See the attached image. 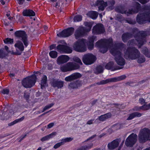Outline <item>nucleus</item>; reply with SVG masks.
I'll list each match as a JSON object with an SVG mask.
<instances>
[{
    "label": "nucleus",
    "instance_id": "obj_61",
    "mask_svg": "<svg viewBox=\"0 0 150 150\" xmlns=\"http://www.w3.org/2000/svg\"><path fill=\"white\" fill-rule=\"evenodd\" d=\"M96 136V134H94L92 136H91L90 137H89L88 138L86 139V140H85L84 142L83 143H85L86 142H87V141L93 139Z\"/></svg>",
    "mask_w": 150,
    "mask_h": 150
},
{
    "label": "nucleus",
    "instance_id": "obj_41",
    "mask_svg": "<svg viewBox=\"0 0 150 150\" xmlns=\"http://www.w3.org/2000/svg\"><path fill=\"white\" fill-rule=\"evenodd\" d=\"M142 52L147 57L150 58V52L147 48L145 47L143 49Z\"/></svg>",
    "mask_w": 150,
    "mask_h": 150
},
{
    "label": "nucleus",
    "instance_id": "obj_6",
    "mask_svg": "<svg viewBox=\"0 0 150 150\" xmlns=\"http://www.w3.org/2000/svg\"><path fill=\"white\" fill-rule=\"evenodd\" d=\"M147 36L146 32L144 31H139L134 35V38L138 44L139 48H140L144 43L145 40L144 38Z\"/></svg>",
    "mask_w": 150,
    "mask_h": 150
},
{
    "label": "nucleus",
    "instance_id": "obj_52",
    "mask_svg": "<svg viewBox=\"0 0 150 150\" xmlns=\"http://www.w3.org/2000/svg\"><path fill=\"white\" fill-rule=\"evenodd\" d=\"M96 38V37L93 36L90 37L88 38V43L93 44L94 41Z\"/></svg>",
    "mask_w": 150,
    "mask_h": 150
},
{
    "label": "nucleus",
    "instance_id": "obj_53",
    "mask_svg": "<svg viewBox=\"0 0 150 150\" xmlns=\"http://www.w3.org/2000/svg\"><path fill=\"white\" fill-rule=\"evenodd\" d=\"M9 93V90L8 89H3L1 91V93L3 94L8 95Z\"/></svg>",
    "mask_w": 150,
    "mask_h": 150
},
{
    "label": "nucleus",
    "instance_id": "obj_22",
    "mask_svg": "<svg viewBox=\"0 0 150 150\" xmlns=\"http://www.w3.org/2000/svg\"><path fill=\"white\" fill-rule=\"evenodd\" d=\"M115 60L117 64L120 66H123L125 64V60L122 57V55L115 57Z\"/></svg>",
    "mask_w": 150,
    "mask_h": 150
},
{
    "label": "nucleus",
    "instance_id": "obj_35",
    "mask_svg": "<svg viewBox=\"0 0 150 150\" xmlns=\"http://www.w3.org/2000/svg\"><path fill=\"white\" fill-rule=\"evenodd\" d=\"M47 77L45 75H44L41 79V88L43 89L45 87V85L47 83Z\"/></svg>",
    "mask_w": 150,
    "mask_h": 150
},
{
    "label": "nucleus",
    "instance_id": "obj_46",
    "mask_svg": "<svg viewBox=\"0 0 150 150\" xmlns=\"http://www.w3.org/2000/svg\"><path fill=\"white\" fill-rule=\"evenodd\" d=\"M73 138L70 137H67L64 139H61V141L63 142V144L67 142H70L72 140Z\"/></svg>",
    "mask_w": 150,
    "mask_h": 150
},
{
    "label": "nucleus",
    "instance_id": "obj_1",
    "mask_svg": "<svg viewBox=\"0 0 150 150\" xmlns=\"http://www.w3.org/2000/svg\"><path fill=\"white\" fill-rule=\"evenodd\" d=\"M125 54L129 58L132 60L138 59L137 62L139 63H142L145 61V59L144 56L140 57V52L135 47H128Z\"/></svg>",
    "mask_w": 150,
    "mask_h": 150
},
{
    "label": "nucleus",
    "instance_id": "obj_51",
    "mask_svg": "<svg viewBox=\"0 0 150 150\" xmlns=\"http://www.w3.org/2000/svg\"><path fill=\"white\" fill-rule=\"evenodd\" d=\"M126 22L131 25H135L136 23V21L135 20H133L132 19L129 18L126 20Z\"/></svg>",
    "mask_w": 150,
    "mask_h": 150
},
{
    "label": "nucleus",
    "instance_id": "obj_17",
    "mask_svg": "<svg viewBox=\"0 0 150 150\" xmlns=\"http://www.w3.org/2000/svg\"><path fill=\"white\" fill-rule=\"evenodd\" d=\"M120 139L116 138L108 144V147L110 149H113L118 147L120 142Z\"/></svg>",
    "mask_w": 150,
    "mask_h": 150
},
{
    "label": "nucleus",
    "instance_id": "obj_39",
    "mask_svg": "<svg viewBox=\"0 0 150 150\" xmlns=\"http://www.w3.org/2000/svg\"><path fill=\"white\" fill-rule=\"evenodd\" d=\"M108 6L109 8L111 9L112 10L114 8V5L115 4V1L114 0H110L108 1Z\"/></svg>",
    "mask_w": 150,
    "mask_h": 150
},
{
    "label": "nucleus",
    "instance_id": "obj_24",
    "mask_svg": "<svg viewBox=\"0 0 150 150\" xmlns=\"http://www.w3.org/2000/svg\"><path fill=\"white\" fill-rule=\"evenodd\" d=\"M132 37V34L130 33L126 32L124 33L122 36V40L124 42H126L129 39Z\"/></svg>",
    "mask_w": 150,
    "mask_h": 150
},
{
    "label": "nucleus",
    "instance_id": "obj_12",
    "mask_svg": "<svg viewBox=\"0 0 150 150\" xmlns=\"http://www.w3.org/2000/svg\"><path fill=\"white\" fill-rule=\"evenodd\" d=\"M74 28L73 27H69L57 33V36L60 38H66L71 35L74 33Z\"/></svg>",
    "mask_w": 150,
    "mask_h": 150
},
{
    "label": "nucleus",
    "instance_id": "obj_30",
    "mask_svg": "<svg viewBox=\"0 0 150 150\" xmlns=\"http://www.w3.org/2000/svg\"><path fill=\"white\" fill-rule=\"evenodd\" d=\"M133 8L134 10V13H137L141 10V5L138 2H136L134 5Z\"/></svg>",
    "mask_w": 150,
    "mask_h": 150
},
{
    "label": "nucleus",
    "instance_id": "obj_11",
    "mask_svg": "<svg viewBox=\"0 0 150 150\" xmlns=\"http://www.w3.org/2000/svg\"><path fill=\"white\" fill-rule=\"evenodd\" d=\"M137 135L132 133L127 138L125 142V144L127 146L132 147L137 141Z\"/></svg>",
    "mask_w": 150,
    "mask_h": 150
},
{
    "label": "nucleus",
    "instance_id": "obj_55",
    "mask_svg": "<svg viewBox=\"0 0 150 150\" xmlns=\"http://www.w3.org/2000/svg\"><path fill=\"white\" fill-rule=\"evenodd\" d=\"M63 145V142L61 141V142L58 143L56 144L54 146V148L57 149L59 147Z\"/></svg>",
    "mask_w": 150,
    "mask_h": 150
},
{
    "label": "nucleus",
    "instance_id": "obj_49",
    "mask_svg": "<svg viewBox=\"0 0 150 150\" xmlns=\"http://www.w3.org/2000/svg\"><path fill=\"white\" fill-rule=\"evenodd\" d=\"M54 105L53 103H50L48 105L45 106L43 109V110L42 112H43L47 110H48L52 107Z\"/></svg>",
    "mask_w": 150,
    "mask_h": 150
},
{
    "label": "nucleus",
    "instance_id": "obj_26",
    "mask_svg": "<svg viewBox=\"0 0 150 150\" xmlns=\"http://www.w3.org/2000/svg\"><path fill=\"white\" fill-rule=\"evenodd\" d=\"M22 13L24 16H34L35 15V12L30 9L24 10Z\"/></svg>",
    "mask_w": 150,
    "mask_h": 150
},
{
    "label": "nucleus",
    "instance_id": "obj_20",
    "mask_svg": "<svg viewBox=\"0 0 150 150\" xmlns=\"http://www.w3.org/2000/svg\"><path fill=\"white\" fill-rule=\"evenodd\" d=\"M69 59V57L66 55H62L59 56L57 59V63L59 64L66 63Z\"/></svg>",
    "mask_w": 150,
    "mask_h": 150
},
{
    "label": "nucleus",
    "instance_id": "obj_29",
    "mask_svg": "<svg viewBox=\"0 0 150 150\" xmlns=\"http://www.w3.org/2000/svg\"><path fill=\"white\" fill-rule=\"evenodd\" d=\"M57 133V132H53L50 134L42 137L41 139V141L43 142L48 140L54 137L56 135Z\"/></svg>",
    "mask_w": 150,
    "mask_h": 150
},
{
    "label": "nucleus",
    "instance_id": "obj_44",
    "mask_svg": "<svg viewBox=\"0 0 150 150\" xmlns=\"http://www.w3.org/2000/svg\"><path fill=\"white\" fill-rule=\"evenodd\" d=\"M60 69L63 72L69 71L67 63L61 66Z\"/></svg>",
    "mask_w": 150,
    "mask_h": 150
},
{
    "label": "nucleus",
    "instance_id": "obj_23",
    "mask_svg": "<svg viewBox=\"0 0 150 150\" xmlns=\"http://www.w3.org/2000/svg\"><path fill=\"white\" fill-rule=\"evenodd\" d=\"M81 86L80 82L78 80L70 83L68 86V87L72 89L77 88Z\"/></svg>",
    "mask_w": 150,
    "mask_h": 150
},
{
    "label": "nucleus",
    "instance_id": "obj_64",
    "mask_svg": "<svg viewBox=\"0 0 150 150\" xmlns=\"http://www.w3.org/2000/svg\"><path fill=\"white\" fill-rule=\"evenodd\" d=\"M26 136V134L21 135L19 138V142H21Z\"/></svg>",
    "mask_w": 150,
    "mask_h": 150
},
{
    "label": "nucleus",
    "instance_id": "obj_28",
    "mask_svg": "<svg viewBox=\"0 0 150 150\" xmlns=\"http://www.w3.org/2000/svg\"><path fill=\"white\" fill-rule=\"evenodd\" d=\"M112 116V114L110 112H108L103 115H101L99 116L98 118V120L101 121H103L106 119H108Z\"/></svg>",
    "mask_w": 150,
    "mask_h": 150
},
{
    "label": "nucleus",
    "instance_id": "obj_38",
    "mask_svg": "<svg viewBox=\"0 0 150 150\" xmlns=\"http://www.w3.org/2000/svg\"><path fill=\"white\" fill-rule=\"evenodd\" d=\"M89 14L90 17L93 20L96 19L98 15V13L94 11H91L90 13Z\"/></svg>",
    "mask_w": 150,
    "mask_h": 150
},
{
    "label": "nucleus",
    "instance_id": "obj_14",
    "mask_svg": "<svg viewBox=\"0 0 150 150\" xmlns=\"http://www.w3.org/2000/svg\"><path fill=\"white\" fill-rule=\"evenodd\" d=\"M88 33L85 29V27L81 26L76 30L74 35L75 38L78 39L86 35Z\"/></svg>",
    "mask_w": 150,
    "mask_h": 150
},
{
    "label": "nucleus",
    "instance_id": "obj_62",
    "mask_svg": "<svg viewBox=\"0 0 150 150\" xmlns=\"http://www.w3.org/2000/svg\"><path fill=\"white\" fill-rule=\"evenodd\" d=\"M122 68H121L120 67L118 66H114L113 69H112V71H114L116 70L120 69Z\"/></svg>",
    "mask_w": 150,
    "mask_h": 150
},
{
    "label": "nucleus",
    "instance_id": "obj_54",
    "mask_svg": "<svg viewBox=\"0 0 150 150\" xmlns=\"http://www.w3.org/2000/svg\"><path fill=\"white\" fill-rule=\"evenodd\" d=\"M139 30L137 28H134L132 29V35H134L138 32L139 31Z\"/></svg>",
    "mask_w": 150,
    "mask_h": 150
},
{
    "label": "nucleus",
    "instance_id": "obj_2",
    "mask_svg": "<svg viewBox=\"0 0 150 150\" xmlns=\"http://www.w3.org/2000/svg\"><path fill=\"white\" fill-rule=\"evenodd\" d=\"M136 20L137 22L140 25L150 22V9L146 11L143 13H139L137 16Z\"/></svg>",
    "mask_w": 150,
    "mask_h": 150
},
{
    "label": "nucleus",
    "instance_id": "obj_45",
    "mask_svg": "<svg viewBox=\"0 0 150 150\" xmlns=\"http://www.w3.org/2000/svg\"><path fill=\"white\" fill-rule=\"evenodd\" d=\"M74 80L81 78L82 75L79 72H76L72 74Z\"/></svg>",
    "mask_w": 150,
    "mask_h": 150
},
{
    "label": "nucleus",
    "instance_id": "obj_37",
    "mask_svg": "<svg viewBox=\"0 0 150 150\" xmlns=\"http://www.w3.org/2000/svg\"><path fill=\"white\" fill-rule=\"evenodd\" d=\"M114 63L112 62H109L107 63L105 66V68L108 70H111L112 71L114 66Z\"/></svg>",
    "mask_w": 150,
    "mask_h": 150
},
{
    "label": "nucleus",
    "instance_id": "obj_19",
    "mask_svg": "<svg viewBox=\"0 0 150 150\" xmlns=\"http://www.w3.org/2000/svg\"><path fill=\"white\" fill-rule=\"evenodd\" d=\"M64 84V81L58 79H54L51 82V85L52 87L54 88H57L58 89L62 88Z\"/></svg>",
    "mask_w": 150,
    "mask_h": 150
},
{
    "label": "nucleus",
    "instance_id": "obj_57",
    "mask_svg": "<svg viewBox=\"0 0 150 150\" xmlns=\"http://www.w3.org/2000/svg\"><path fill=\"white\" fill-rule=\"evenodd\" d=\"M139 103L141 105L146 104L145 100L143 98H140L139 100Z\"/></svg>",
    "mask_w": 150,
    "mask_h": 150
},
{
    "label": "nucleus",
    "instance_id": "obj_33",
    "mask_svg": "<svg viewBox=\"0 0 150 150\" xmlns=\"http://www.w3.org/2000/svg\"><path fill=\"white\" fill-rule=\"evenodd\" d=\"M115 10L116 11L122 14L126 13V11L125 10L124 7L121 5L116 7Z\"/></svg>",
    "mask_w": 150,
    "mask_h": 150
},
{
    "label": "nucleus",
    "instance_id": "obj_21",
    "mask_svg": "<svg viewBox=\"0 0 150 150\" xmlns=\"http://www.w3.org/2000/svg\"><path fill=\"white\" fill-rule=\"evenodd\" d=\"M69 71L78 69L80 66L77 63L73 62H68L67 63Z\"/></svg>",
    "mask_w": 150,
    "mask_h": 150
},
{
    "label": "nucleus",
    "instance_id": "obj_31",
    "mask_svg": "<svg viewBox=\"0 0 150 150\" xmlns=\"http://www.w3.org/2000/svg\"><path fill=\"white\" fill-rule=\"evenodd\" d=\"M105 44L107 47V51L109 47H110L113 45V40L112 38L108 39H104Z\"/></svg>",
    "mask_w": 150,
    "mask_h": 150
},
{
    "label": "nucleus",
    "instance_id": "obj_34",
    "mask_svg": "<svg viewBox=\"0 0 150 150\" xmlns=\"http://www.w3.org/2000/svg\"><path fill=\"white\" fill-rule=\"evenodd\" d=\"M15 47L18 48L21 51H23L24 50V46L23 43L20 41H18L15 44Z\"/></svg>",
    "mask_w": 150,
    "mask_h": 150
},
{
    "label": "nucleus",
    "instance_id": "obj_40",
    "mask_svg": "<svg viewBox=\"0 0 150 150\" xmlns=\"http://www.w3.org/2000/svg\"><path fill=\"white\" fill-rule=\"evenodd\" d=\"M3 41L4 43L5 44H12L13 43L14 40L13 38H6Z\"/></svg>",
    "mask_w": 150,
    "mask_h": 150
},
{
    "label": "nucleus",
    "instance_id": "obj_7",
    "mask_svg": "<svg viewBox=\"0 0 150 150\" xmlns=\"http://www.w3.org/2000/svg\"><path fill=\"white\" fill-rule=\"evenodd\" d=\"M124 44L122 42L116 44L114 45V47L110 50V52L115 57L122 55L121 52L119 50L124 48Z\"/></svg>",
    "mask_w": 150,
    "mask_h": 150
},
{
    "label": "nucleus",
    "instance_id": "obj_4",
    "mask_svg": "<svg viewBox=\"0 0 150 150\" xmlns=\"http://www.w3.org/2000/svg\"><path fill=\"white\" fill-rule=\"evenodd\" d=\"M37 79L36 76L33 74L31 76H28L22 81V84L25 88H30L35 84Z\"/></svg>",
    "mask_w": 150,
    "mask_h": 150
},
{
    "label": "nucleus",
    "instance_id": "obj_3",
    "mask_svg": "<svg viewBox=\"0 0 150 150\" xmlns=\"http://www.w3.org/2000/svg\"><path fill=\"white\" fill-rule=\"evenodd\" d=\"M138 140L140 143H144L150 141V129L146 128L141 129L138 135Z\"/></svg>",
    "mask_w": 150,
    "mask_h": 150
},
{
    "label": "nucleus",
    "instance_id": "obj_9",
    "mask_svg": "<svg viewBox=\"0 0 150 150\" xmlns=\"http://www.w3.org/2000/svg\"><path fill=\"white\" fill-rule=\"evenodd\" d=\"M82 60L85 64L90 65L94 63L96 61V57L92 54L88 53L83 56Z\"/></svg>",
    "mask_w": 150,
    "mask_h": 150
},
{
    "label": "nucleus",
    "instance_id": "obj_47",
    "mask_svg": "<svg viewBox=\"0 0 150 150\" xmlns=\"http://www.w3.org/2000/svg\"><path fill=\"white\" fill-rule=\"evenodd\" d=\"M73 60L74 62L77 63L78 64L80 65H82L83 64L81 60L78 57H76L73 58Z\"/></svg>",
    "mask_w": 150,
    "mask_h": 150
},
{
    "label": "nucleus",
    "instance_id": "obj_25",
    "mask_svg": "<svg viewBox=\"0 0 150 150\" xmlns=\"http://www.w3.org/2000/svg\"><path fill=\"white\" fill-rule=\"evenodd\" d=\"M84 144L85 145L81 146L77 150H88L91 149L93 145V144L91 142H88Z\"/></svg>",
    "mask_w": 150,
    "mask_h": 150
},
{
    "label": "nucleus",
    "instance_id": "obj_60",
    "mask_svg": "<svg viewBox=\"0 0 150 150\" xmlns=\"http://www.w3.org/2000/svg\"><path fill=\"white\" fill-rule=\"evenodd\" d=\"M6 56V54L3 51L0 50V58H3Z\"/></svg>",
    "mask_w": 150,
    "mask_h": 150
},
{
    "label": "nucleus",
    "instance_id": "obj_36",
    "mask_svg": "<svg viewBox=\"0 0 150 150\" xmlns=\"http://www.w3.org/2000/svg\"><path fill=\"white\" fill-rule=\"evenodd\" d=\"M24 119V116H23L21 118L19 119H17L14 120V121L11 122V123H8V125L9 126H12L19 122H21V121L23 120Z\"/></svg>",
    "mask_w": 150,
    "mask_h": 150
},
{
    "label": "nucleus",
    "instance_id": "obj_10",
    "mask_svg": "<svg viewBox=\"0 0 150 150\" xmlns=\"http://www.w3.org/2000/svg\"><path fill=\"white\" fill-rule=\"evenodd\" d=\"M126 76L125 75H123L117 77L107 79L105 80H103L97 83V84L98 85H103L106 84L109 82H116L125 79Z\"/></svg>",
    "mask_w": 150,
    "mask_h": 150
},
{
    "label": "nucleus",
    "instance_id": "obj_56",
    "mask_svg": "<svg viewBox=\"0 0 150 150\" xmlns=\"http://www.w3.org/2000/svg\"><path fill=\"white\" fill-rule=\"evenodd\" d=\"M141 109L144 110H149V108L147 105H144L141 107Z\"/></svg>",
    "mask_w": 150,
    "mask_h": 150
},
{
    "label": "nucleus",
    "instance_id": "obj_48",
    "mask_svg": "<svg viewBox=\"0 0 150 150\" xmlns=\"http://www.w3.org/2000/svg\"><path fill=\"white\" fill-rule=\"evenodd\" d=\"M96 70L98 74L102 73L103 71V67L102 66L99 65L97 67Z\"/></svg>",
    "mask_w": 150,
    "mask_h": 150
},
{
    "label": "nucleus",
    "instance_id": "obj_50",
    "mask_svg": "<svg viewBox=\"0 0 150 150\" xmlns=\"http://www.w3.org/2000/svg\"><path fill=\"white\" fill-rule=\"evenodd\" d=\"M65 80L67 82L70 81H74L73 77L72 74L71 75L66 77L65 78Z\"/></svg>",
    "mask_w": 150,
    "mask_h": 150
},
{
    "label": "nucleus",
    "instance_id": "obj_63",
    "mask_svg": "<svg viewBox=\"0 0 150 150\" xmlns=\"http://www.w3.org/2000/svg\"><path fill=\"white\" fill-rule=\"evenodd\" d=\"M135 40H136L134 39H131L129 41V42L132 45H135L136 44Z\"/></svg>",
    "mask_w": 150,
    "mask_h": 150
},
{
    "label": "nucleus",
    "instance_id": "obj_15",
    "mask_svg": "<svg viewBox=\"0 0 150 150\" xmlns=\"http://www.w3.org/2000/svg\"><path fill=\"white\" fill-rule=\"evenodd\" d=\"M96 45L100 48V51L101 52L104 54L107 52V47L105 45L104 39L98 40L96 43Z\"/></svg>",
    "mask_w": 150,
    "mask_h": 150
},
{
    "label": "nucleus",
    "instance_id": "obj_59",
    "mask_svg": "<svg viewBox=\"0 0 150 150\" xmlns=\"http://www.w3.org/2000/svg\"><path fill=\"white\" fill-rule=\"evenodd\" d=\"M87 45L89 49L92 50L93 49L94 47V44L93 43H88Z\"/></svg>",
    "mask_w": 150,
    "mask_h": 150
},
{
    "label": "nucleus",
    "instance_id": "obj_27",
    "mask_svg": "<svg viewBox=\"0 0 150 150\" xmlns=\"http://www.w3.org/2000/svg\"><path fill=\"white\" fill-rule=\"evenodd\" d=\"M142 116V114L138 112H132L129 115V117L127 119V120H129L133 119L135 117H139Z\"/></svg>",
    "mask_w": 150,
    "mask_h": 150
},
{
    "label": "nucleus",
    "instance_id": "obj_8",
    "mask_svg": "<svg viewBox=\"0 0 150 150\" xmlns=\"http://www.w3.org/2000/svg\"><path fill=\"white\" fill-rule=\"evenodd\" d=\"M14 35L18 38H21V40L25 47L28 46V36L25 31L22 30H17L14 33Z\"/></svg>",
    "mask_w": 150,
    "mask_h": 150
},
{
    "label": "nucleus",
    "instance_id": "obj_42",
    "mask_svg": "<svg viewBox=\"0 0 150 150\" xmlns=\"http://www.w3.org/2000/svg\"><path fill=\"white\" fill-rule=\"evenodd\" d=\"M49 55L51 58L54 59L57 57V52L56 51L52 50L50 52Z\"/></svg>",
    "mask_w": 150,
    "mask_h": 150
},
{
    "label": "nucleus",
    "instance_id": "obj_16",
    "mask_svg": "<svg viewBox=\"0 0 150 150\" xmlns=\"http://www.w3.org/2000/svg\"><path fill=\"white\" fill-rule=\"evenodd\" d=\"M57 48L60 51L66 53L70 54L72 52L71 48L64 45H59L57 46Z\"/></svg>",
    "mask_w": 150,
    "mask_h": 150
},
{
    "label": "nucleus",
    "instance_id": "obj_13",
    "mask_svg": "<svg viewBox=\"0 0 150 150\" xmlns=\"http://www.w3.org/2000/svg\"><path fill=\"white\" fill-rule=\"evenodd\" d=\"M105 32V28L102 23L96 24L93 28L92 33L96 35H98L103 33Z\"/></svg>",
    "mask_w": 150,
    "mask_h": 150
},
{
    "label": "nucleus",
    "instance_id": "obj_18",
    "mask_svg": "<svg viewBox=\"0 0 150 150\" xmlns=\"http://www.w3.org/2000/svg\"><path fill=\"white\" fill-rule=\"evenodd\" d=\"M96 5L97 6L99 11H103L108 5L107 2H105L103 0H97Z\"/></svg>",
    "mask_w": 150,
    "mask_h": 150
},
{
    "label": "nucleus",
    "instance_id": "obj_58",
    "mask_svg": "<svg viewBox=\"0 0 150 150\" xmlns=\"http://www.w3.org/2000/svg\"><path fill=\"white\" fill-rule=\"evenodd\" d=\"M24 96V98L27 100H28L30 97V94L28 92H25Z\"/></svg>",
    "mask_w": 150,
    "mask_h": 150
},
{
    "label": "nucleus",
    "instance_id": "obj_5",
    "mask_svg": "<svg viewBox=\"0 0 150 150\" xmlns=\"http://www.w3.org/2000/svg\"><path fill=\"white\" fill-rule=\"evenodd\" d=\"M86 40L82 38L77 41L74 44L73 47L74 50L79 52H83L86 50Z\"/></svg>",
    "mask_w": 150,
    "mask_h": 150
},
{
    "label": "nucleus",
    "instance_id": "obj_32",
    "mask_svg": "<svg viewBox=\"0 0 150 150\" xmlns=\"http://www.w3.org/2000/svg\"><path fill=\"white\" fill-rule=\"evenodd\" d=\"M83 24L86 27H85V30L88 33L91 30L93 23L91 22L86 21Z\"/></svg>",
    "mask_w": 150,
    "mask_h": 150
},
{
    "label": "nucleus",
    "instance_id": "obj_43",
    "mask_svg": "<svg viewBox=\"0 0 150 150\" xmlns=\"http://www.w3.org/2000/svg\"><path fill=\"white\" fill-rule=\"evenodd\" d=\"M82 17L81 15H78L75 16L73 19L74 22H77L81 21L82 20Z\"/></svg>",
    "mask_w": 150,
    "mask_h": 150
}]
</instances>
